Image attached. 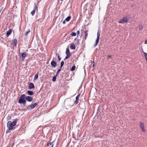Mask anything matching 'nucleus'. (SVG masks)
<instances>
[{
	"mask_svg": "<svg viewBox=\"0 0 147 147\" xmlns=\"http://www.w3.org/2000/svg\"><path fill=\"white\" fill-rule=\"evenodd\" d=\"M26 101V95L23 94L21 95L18 100V102L20 104H23L24 105Z\"/></svg>",
	"mask_w": 147,
	"mask_h": 147,
	"instance_id": "f257e3e1",
	"label": "nucleus"
},
{
	"mask_svg": "<svg viewBox=\"0 0 147 147\" xmlns=\"http://www.w3.org/2000/svg\"><path fill=\"white\" fill-rule=\"evenodd\" d=\"M16 121H13L12 122L11 121H8L7 124L8 128L11 130L13 129L14 126L16 125Z\"/></svg>",
	"mask_w": 147,
	"mask_h": 147,
	"instance_id": "f03ea898",
	"label": "nucleus"
},
{
	"mask_svg": "<svg viewBox=\"0 0 147 147\" xmlns=\"http://www.w3.org/2000/svg\"><path fill=\"white\" fill-rule=\"evenodd\" d=\"M38 6L37 4L35 3L34 4V7L33 11L31 12V14L32 16H33L35 14L36 11L37 12Z\"/></svg>",
	"mask_w": 147,
	"mask_h": 147,
	"instance_id": "7ed1b4c3",
	"label": "nucleus"
},
{
	"mask_svg": "<svg viewBox=\"0 0 147 147\" xmlns=\"http://www.w3.org/2000/svg\"><path fill=\"white\" fill-rule=\"evenodd\" d=\"M66 54L67 55L64 59V60L68 59L71 55V53L69 52V50L68 48H67L66 49Z\"/></svg>",
	"mask_w": 147,
	"mask_h": 147,
	"instance_id": "20e7f679",
	"label": "nucleus"
},
{
	"mask_svg": "<svg viewBox=\"0 0 147 147\" xmlns=\"http://www.w3.org/2000/svg\"><path fill=\"white\" fill-rule=\"evenodd\" d=\"M128 21L127 18L125 17L123 18L122 19H120L118 23H127Z\"/></svg>",
	"mask_w": 147,
	"mask_h": 147,
	"instance_id": "39448f33",
	"label": "nucleus"
},
{
	"mask_svg": "<svg viewBox=\"0 0 147 147\" xmlns=\"http://www.w3.org/2000/svg\"><path fill=\"white\" fill-rule=\"evenodd\" d=\"M100 35V33L99 34V32H98V31L97 33V38L96 40V42L95 43V44H94V47H95V46H96L97 45V44H98V43L99 40Z\"/></svg>",
	"mask_w": 147,
	"mask_h": 147,
	"instance_id": "423d86ee",
	"label": "nucleus"
},
{
	"mask_svg": "<svg viewBox=\"0 0 147 147\" xmlns=\"http://www.w3.org/2000/svg\"><path fill=\"white\" fill-rule=\"evenodd\" d=\"M13 29H9L6 32V36L7 37H8L11 33L12 32Z\"/></svg>",
	"mask_w": 147,
	"mask_h": 147,
	"instance_id": "0eeeda50",
	"label": "nucleus"
},
{
	"mask_svg": "<svg viewBox=\"0 0 147 147\" xmlns=\"http://www.w3.org/2000/svg\"><path fill=\"white\" fill-rule=\"evenodd\" d=\"M26 100L29 101V102H31L33 100L32 98L30 96H26Z\"/></svg>",
	"mask_w": 147,
	"mask_h": 147,
	"instance_id": "6e6552de",
	"label": "nucleus"
},
{
	"mask_svg": "<svg viewBox=\"0 0 147 147\" xmlns=\"http://www.w3.org/2000/svg\"><path fill=\"white\" fill-rule=\"evenodd\" d=\"M28 87L29 89H32L34 88V86L32 82H30L29 84Z\"/></svg>",
	"mask_w": 147,
	"mask_h": 147,
	"instance_id": "1a4fd4ad",
	"label": "nucleus"
},
{
	"mask_svg": "<svg viewBox=\"0 0 147 147\" xmlns=\"http://www.w3.org/2000/svg\"><path fill=\"white\" fill-rule=\"evenodd\" d=\"M51 64L53 67H55L57 65L56 62L54 61H53L51 62Z\"/></svg>",
	"mask_w": 147,
	"mask_h": 147,
	"instance_id": "9d476101",
	"label": "nucleus"
},
{
	"mask_svg": "<svg viewBox=\"0 0 147 147\" xmlns=\"http://www.w3.org/2000/svg\"><path fill=\"white\" fill-rule=\"evenodd\" d=\"M54 141L51 142L47 144V146L49 147H53L54 145L53 143Z\"/></svg>",
	"mask_w": 147,
	"mask_h": 147,
	"instance_id": "9b49d317",
	"label": "nucleus"
},
{
	"mask_svg": "<svg viewBox=\"0 0 147 147\" xmlns=\"http://www.w3.org/2000/svg\"><path fill=\"white\" fill-rule=\"evenodd\" d=\"M26 56V53L25 52L21 53L20 55V57L21 58L23 59Z\"/></svg>",
	"mask_w": 147,
	"mask_h": 147,
	"instance_id": "f8f14e48",
	"label": "nucleus"
},
{
	"mask_svg": "<svg viewBox=\"0 0 147 147\" xmlns=\"http://www.w3.org/2000/svg\"><path fill=\"white\" fill-rule=\"evenodd\" d=\"M70 48L71 49H76L75 45L73 43H71L70 46Z\"/></svg>",
	"mask_w": 147,
	"mask_h": 147,
	"instance_id": "ddd939ff",
	"label": "nucleus"
},
{
	"mask_svg": "<svg viewBox=\"0 0 147 147\" xmlns=\"http://www.w3.org/2000/svg\"><path fill=\"white\" fill-rule=\"evenodd\" d=\"M37 105V103H33V104L31 105H30V109H32L34 108Z\"/></svg>",
	"mask_w": 147,
	"mask_h": 147,
	"instance_id": "4468645a",
	"label": "nucleus"
},
{
	"mask_svg": "<svg viewBox=\"0 0 147 147\" xmlns=\"http://www.w3.org/2000/svg\"><path fill=\"white\" fill-rule=\"evenodd\" d=\"M13 45L15 46H16L17 45V43L18 42L17 40L15 38L13 39Z\"/></svg>",
	"mask_w": 147,
	"mask_h": 147,
	"instance_id": "2eb2a0df",
	"label": "nucleus"
},
{
	"mask_svg": "<svg viewBox=\"0 0 147 147\" xmlns=\"http://www.w3.org/2000/svg\"><path fill=\"white\" fill-rule=\"evenodd\" d=\"M27 94L28 95H30V96L32 95H33V94H34V93L33 91H29V90L27 91Z\"/></svg>",
	"mask_w": 147,
	"mask_h": 147,
	"instance_id": "dca6fc26",
	"label": "nucleus"
},
{
	"mask_svg": "<svg viewBox=\"0 0 147 147\" xmlns=\"http://www.w3.org/2000/svg\"><path fill=\"white\" fill-rule=\"evenodd\" d=\"M140 126H141V127L143 131H146L145 129L144 128V124L143 123H140Z\"/></svg>",
	"mask_w": 147,
	"mask_h": 147,
	"instance_id": "f3484780",
	"label": "nucleus"
},
{
	"mask_svg": "<svg viewBox=\"0 0 147 147\" xmlns=\"http://www.w3.org/2000/svg\"><path fill=\"white\" fill-rule=\"evenodd\" d=\"M88 31L87 30L85 31L84 32V33L85 34L84 39L85 40H86L87 38V37L88 35Z\"/></svg>",
	"mask_w": 147,
	"mask_h": 147,
	"instance_id": "a211bd4d",
	"label": "nucleus"
},
{
	"mask_svg": "<svg viewBox=\"0 0 147 147\" xmlns=\"http://www.w3.org/2000/svg\"><path fill=\"white\" fill-rule=\"evenodd\" d=\"M38 78V74H36L34 78V80L36 81Z\"/></svg>",
	"mask_w": 147,
	"mask_h": 147,
	"instance_id": "6ab92c4d",
	"label": "nucleus"
},
{
	"mask_svg": "<svg viewBox=\"0 0 147 147\" xmlns=\"http://www.w3.org/2000/svg\"><path fill=\"white\" fill-rule=\"evenodd\" d=\"M71 19V17L70 16H68L65 20L67 22L69 21Z\"/></svg>",
	"mask_w": 147,
	"mask_h": 147,
	"instance_id": "aec40b11",
	"label": "nucleus"
},
{
	"mask_svg": "<svg viewBox=\"0 0 147 147\" xmlns=\"http://www.w3.org/2000/svg\"><path fill=\"white\" fill-rule=\"evenodd\" d=\"M75 68H76L75 66L74 65L70 68V70L71 71H73L75 70Z\"/></svg>",
	"mask_w": 147,
	"mask_h": 147,
	"instance_id": "412c9836",
	"label": "nucleus"
},
{
	"mask_svg": "<svg viewBox=\"0 0 147 147\" xmlns=\"http://www.w3.org/2000/svg\"><path fill=\"white\" fill-rule=\"evenodd\" d=\"M57 76V75H56L55 76H54L53 78L52 79V81L53 82H55L56 80V76Z\"/></svg>",
	"mask_w": 147,
	"mask_h": 147,
	"instance_id": "4be33fe9",
	"label": "nucleus"
},
{
	"mask_svg": "<svg viewBox=\"0 0 147 147\" xmlns=\"http://www.w3.org/2000/svg\"><path fill=\"white\" fill-rule=\"evenodd\" d=\"M143 25L142 24H140L139 26V29L140 30H142L143 29Z\"/></svg>",
	"mask_w": 147,
	"mask_h": 147,
	"instance_id": "5701e85b",
	"label": "nucleus"
},
{
	"mask_svg": "<svg viewBox=\"0 0 147 147\" xmlns=\"http://www.w3.org/2000/svg\"><path fill=\"white\" fill-rule=\"evenodd\" d=\"M76 33L74 32H72L71 34L70 35L72 36H75L76 35Z\"/></svg>",
	"mask_w": 147,
	"mask_h": 147,
	"instance_id": "b1692460",
	"label": "nucleus"
},
{
	"mask_svg": "<svg viewBox=\"0 0 147 147\" xmlns=\"http://www.w3.org/2000/svg\"><path fill=\"white\" fill-rule=\"evenodd\" d=\"M78 100L76 99L75 101L74 102V103L75 105H77L78 103Z\"/></svg>",
	"mask_w": 147,
	"mask_h": 147,
	"instance_id": "393cba45",
	"label": "nucleus"
},
{
	"mask_svg": "<svg viewBox=\"0 0 147 147\" xmlns=\"http://www.w3.org/2000/svg\"><path fill=\"white\" fill-rule=\"evenodd\" d=\"M80 96V94H79L78 96L76 97V99L78 100Z\"/></svg>",
	"mask_w": 147,
	"mask_h": 147,
	"instance_id": "a878e982",
	"label": "nucleus"
},
{
	"mask_svg": "<svg viewBox=\"0 0 147 147\" xmlns=\"http://www.w3.org/2000/svg\"><path fill=\"white\" fill-rule=\"evenodd\" d=\"M61 69H58L57 70V72L56 73V75H57V76L58 75V74L59 73V72L61 71Z\"/></svg>",
	"mask_w": 147,
	"mask_h": 147,
	"instance_id": "bb28decb",
	"label": "nucleus"
},
{
	"mask_svg": "<svg viewBox=\"0 0 147 147\" xmlns=\"http://www.w3.org/2000/svg\"><path fill=\"white\" fill-rule=\"evenodd\" d=\"M30 32V30H29L28 31H27L25 33V35L26 36L27 35L28 33H29Z\"/></svg>",
	"mask_w": 147,
	"mask_h": 147,
	"instance_id": "cd10ccee",
	"label": "nucleus"
},
{
	"mask_svg": "<svg viewBox=\"0 0 147 147\" xmlns=\"http://www.w3.org/2000/svg\"><path fill=\"white\" fill-rule=\"evenodd\" d=\"M64 61H62L61 63V66H63L64 65Z\"/></svg>",
	"mask_w": 147,
	"mask_h": 147,
	"instance_id": "c85d7f7f",
	"label": "nucleus"
},
{
	"mask_svg": "<svg viewBox=\"0 0 147 147\" xmlns=\"http://www.w3.org/2000/svg\"><path fill=\"white\" fill-rule=\"evenodd\" d=\"M11 129H8L6 130V133H8L10 132V130H11Z\"/></svg>",
	"mask_w": 147,
	"mask_h": 147,
	"instance_id": "c756f323",
	"label": "nucleus"
},
{
	"mask_svg": "<svg viewBox=\"0 0 147 147\" xmlns=\"http://www.w3.org/2000/svg\"><path fill=\"white\" fill-rule=\"evenodd\" d=\"M11 119V117L10 116H8L7 118V120H9Z\"/></svg>",
	"mask_w": 147,
	"mask_h": 147,
	"instance_id": "7c9ffc66",
	"label": "nucleus"
},
{
	"mask_svg": "<svg viewBox=\"0 0 147 147\" xmlns=\"http://www.w3.org/2000/svg\"><path fill=\"white\" fill-rule=\"evenodd\" d=\"M77 34L78 36L80 34V31L79 30H78L77 31Z\"/></svg>",
	"mask_w": 147,
	"mask_h": 147,
	"instance_id": "2f4dec72",
	"label": "nucleus"
},
{
	"mask_svg": "<svg viewBox=\"0 0 147 147\" xmlns=\"http://www.w3.org/2000/svg\"><path fill=\"white\" fill-rule=\"evenodd\" d=\"M58 57L59 61H60L61 60V58L59 56H58Z\"/></svg>",
	"mask_w": 147,
	"mask_h": 147,
	"instance_id": "473e14b6",
	"label": "nucleus"
},
{
	"mask_svg": "<svg viewBox=\"0 0 147 147\" xmlns=\"http://www.w3.org/2000/svg\"><path fill=\"white\" fill-rule=\"evenodd\" d=\"M144 44H147V40H146Z\"/></svg>",
	"mask_w": 147,
	"mask_h": 147,
	"instance_id": "72a5a7b5",
	"label": "nucleus"
},
{
	"mask_svg": "<svg viewBox=\"0 0 147 147\" xmlns=\"http://www.w3.org/2000/svg\"><path fill=\"white\" fill-rule=\"evenodd\" d=\"M95 63L94 62H93V65H92V67H94V64H95Z\"/></svg>",
	"mask_w": 147,
	"mask_h": 147,
	"instance_id": "f704fd0d",
	"label": "nucleus"
},
{
	"mask_svg": "<svg viewBox=\"0 0 147 147\" xmlns=\"http://www.w3.org/2000/svg\"><path fill=\"white\" fill-rule=\"evenodd\" d=\"M65 20L63 21V24H65Z\"/></svg>",
	"mask_w": 147,
	"mask_h": 147,
	"instance_id": "c9c22d12",
	"label": "nucleus"
},
{
	"mask_svg": "<svg viewBox=\"0 0 147 147\" xmlns=\"http://www.w3.org/2000/svg\"><path fill=\"white\" fill-rule=\"evenodd\" d=\"M56 55L57 56V57H58V56H59V55L58 54L56 53Z\"/></svg>",
	"mask_w": 147,
	"mask_h": 147,
	"instance_id": "e433bc0d",
	"label": "nucleus"
},
{
	"mask_svg": "<svg viewBox=\"0 0 147 147\" xmlns=\"http://www.w3.org/2000/svg\"><path fill=\"white\" fill-rule=\"evenodd\" d=\"M107 57L109 58H111V55L108 56H107Z\"/></svg>",
	"mask_w": 147,
	"mask_h": 147,
	"instance_id": "4c0bfd02",
	"label": "nucleus"
},
{
	"mask_svg": "<svg viewBox=\"0 0 147 147\" xmlns=\"http://www.w3.org/2000/svg\"><path fill=\"white\" fill-rule=\"evenodd\" d=\"M14 143H13L11 145H13H13H14Z\"/></svg>",
	"mask_w": 147,
	"mask_h": 147,
	"instance_id": "58836bf2",
	"label": "nucleus"
},
{
	"mask_svg": "<svg viewBox=\"0 0 147 147\" xmlns=\"http://www.w3.org/2000/svg\"><path fill=\"white\" fill-rule=\"evenodd\" d=\"M2 10V9H1L0 10V13H1V11Z\"/></svg>",
	"mask_w": 147,
	"mask_h": 147,
	"instance_id": "ea45409f",
	"label": "nucleus"
},
{
	"mask_svg": "<svg viewBox=\"0 0 147 147\" xmlns=\"http://www.w3.org/2000/svg\"><path fill=\"white\" fill-rule=\"evenodd\" d=\"M62 67V66H61H61H60V69H61V67Z\"/></svg>",
	"mask_w": 147,
	"mask_h": 147,
	"instance_id": "a19ab883",
	"label": "nucleus"
},
{
	"mask_svg": "<svg viewBox=\"0 0 147 147\" xmlns=\"http://www.w3.org/2000/svg\"><path fill=\"white\" fill-rule=\"evenodd\" d=\"M13 145H11V147H13Z\"/></svg>",
	"mask_w": 147,
	"mask_h": 147,
	"instance_id": "79ce46f5",
	"label": "nucleus"
},
{
	"mask_svg": "<svg viewBox=\"0 0 147 147\" xmlns=\"http://www.w3.org/2000/svg\"><path fill=\"white\" fill-rule=\"evenodd\" d=\"M73 106V105H70V106Z\"/></svg>",
	"mask_w": 147,
	"mask_h": 147,
	"instance_id": "37998d69",
	"label": "nucleus"
},
{
	"mask_svg": "<svg viewBox=\"0 0 147 147\" xmlns=\"http://www.w3.org/2000/svg\"><path fill=\"white\" fill-rule=\"evenodd\" d=\"M61 1H63V0H60Z\"/></svg>",
	"mask_w": 147,
	"mask_h": 147,
	"instance_id": "c03bdc74",
	"label": "nucleus"
}]
</instances>
